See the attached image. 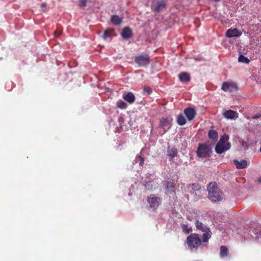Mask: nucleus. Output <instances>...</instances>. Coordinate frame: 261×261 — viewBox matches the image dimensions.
Returning <instances> with one entry per match:
<instances>
[{"instance_id":"obj_7","label":"nucleus","mask_w":261,"mask_h":261,"mask_svg":"<svg viewBox=\"0 0 261 261\" xmlns=\"http://www.w3.org/2000/svg\"><path fill=\"white\" fill-rule=\"evenodd\" d=\"M167 5V0H158L151 6V10L155 12H160L165 9Z\"/></svg>"},{"instance_id":"obj_34","label":"nucleus","mask_w":261,"mask_h":261,"mask_svg":"<svg viewBox=\"0 0 261 261\" xmlns=\"http://www.w3.org/2000/svg\"><path fill=\"white\" fill-rule=\"evenodd\" d=\"M138 159H139V165L140 166H142L144 164V159L143 157H142L141 156H138Z\"/></svg>"},{"instance_id":"obj_37","label":"nucleus","mask_w":261,"mask_h":261,"mask_svg":"<svg viewBox=\"0 0 261 261\" xmlns=\"http://www.w3.org/2000/svg\"><path fill=\"white\" fill-rule=\"evenodd\" d=\"M258 181V182H261V176L259 178Z\"/></svg>"},{"instance_id":"obj_10","label":"nucleus","mask_w":261,"mask_h":261,"mask_svg":"<svg viewBox=\"0 0 261 261\" xmlns=\"http://www.w3.org/2000/svg\"><path fill=\"white\" fill-rule=\"evenodd\" d=\"M184 113L189 121L193 120L196 115L195 111L192 108L186 109L184 110Z\"/></svg>"},{"instance_id":"obj_29","label":"nucleus","mask_w":261,"mask_h":261,"mask_svg":"<svg viewBox=\"0 0 261 261\" xmlns=\"http://www.w3.org/2000/svg\"><path fill=\"white\" fill-rule=\"evenodd\" d=\"M189 186L192 187L193 191H199L200 189V185L198 183L189 185Z\"/></svg>"},{"instance_id":"obj_16","label":"nucleus","mask_w":261,"mask_h":261,"mask_svg":"<svg viewBox=\"0 0 261 261\" xmlns=\"http://www.w3.org/2000/svg\"><path fill=\"white\" fill-rule=\"evenodd\" d=\"M195 225L198 230H201L202 232L206 231L207 230L210 229L206 225H204L202 222L199 220H196L195 222Z\"/></svg>"},{"instance_id":"obj_4","label":"nucleus","mask_w":261,"mask_h":261,"mask_svg":"<svg viewBox=\"0 0 261 261\" xmlns=\"http://www.w3.org/2000/svg\"><path fill=\"white\" fill-rule=\"evenodd\" d=\"M134 61L139 67L148 65L150 62V57L147 54H143L135 57Z\"/></svg>"},{"instance_id":"obj_11","label":"nucleus","mask_w":261,"mask_h":261,"mask_svg":"<svg viewBox=\"0 0 261 261\" xmlns=\"http://www.w3.org/2000/svg\"><path fill=\"white\" fill-rule=\"evenodd\" d=\"M241 34L242 33L237 28L228 29L226 33V36L228 38L239 37Z\"/></svg>"},{"instance_id":"obj_17","label":"nucleus","mask_w":261,"mask_h":261,"mask_svg":"<svg viewBox=\"0 0 261 261\" xmlns=\"http://www.w3.org/2000/svg\"><path fill=\"white\" fill-rule=\"evenodd\" d=\"M233 162L237 169H244L246 168L247 166V162L245 160H242L240 162H239L238 160H234L233 161Z\"/></svg>"},{"instance_id":"obj_6","label":"nucleus","mask_w":261,"mask_h":261,"mask_svg":"<svg viewBox=\"0 0 261 261\" xmlns=\"http://www.w3.org/2000/svg\"><path fill=\"white\" fill-rule=\"evenodd\" d=\"M196 153L198 157L205 158L210 155L211 149L207 145L201 144L199 145Z\"/></svg>"},{"instance_id":"obj_38","label":"nucleus","mask_w":261,"mask_h":261,"mask_svg":"<svg viewBox=\"0 0 261 261\" xmlns=\"http://www.w3.org/2000/svg\"><path fill=\"white\" fill-rule=\"evenodd\" d=\"M213 1L216 2H219L220 0H213Z\"/></svg>"},{"instance_id":"obj_5","label":"nucleus","mask_w":261,"mask_h":261,"mask_svg":"<svg viewBox=\"0 0 261 261\" xmlns=\"http://www.w3.org/2000/svg\"><path fill=\"white\" fill-rule=\"evenodd\" d=\"M147 201L149 206L155 210L161 204L162 200L156 195L152 194L147 197Z\"/></svg>"},{"instance_id":"obj_13","label":"nucleus","mask_w":261,"mask_h":261,"mask_svg":"<svg viewBox=\"0 0 261 261\" xmlns=\"http://www.w3.org/2000/svg\"><path fill=\"white\" fill-rule=\"evenodd\" d=\"M163 186L165 189L167 190L168 193H174V187L175 185L172 182L168 181H164L163 182Z\"/></svg>"},{"instance_id":"obj_21","label":"nucleus","mask_w":261,"mask_h":261,"mask_svg":"<svg viewBox=\"0 0 261 261\" xmlns=\"http://www.w3.org/2000/svg\"><path fill=\"white\" fill-rule=\"evenodd\" d=\"M208 136L210 139L216 141L218 138V134L216 130L211 129L208 132Z\"/></svg>"},{"instance_id":"obj_14","label":"nucleus","mask_w":261,"mask_h":261,"mask_svg":"<svg viewBox=\"0 0 261 261\" xmlns=\"http://www.w3.org/2000/svg\"><path fill=\"white\" fill-rule=\"evenodd\" d=\"M178 153V151L175 147L169 146L167 150V155L171 159L176 156Z\"/></svg>"},{"instance_id":"obj_31","label":"nucleus","mask_w":261,"mask_h":261,"mask_svg":"<svg viewBox=\"0 0 261 261\" xmlns=\"http://www.w3.org/2000/svg\"><path fill=\"white\" fill-rule=\"evenodd\" d=\"M87 5V1L86 0H79V6L81 8L85 7Z\"/></svg>"},{"instance_id":"obj_26","label":"nucleus","mask_w":261,"mask_h":261,"mask_svg":"<svg viewBox=\"0 0 261 261\" xmlns=\"http://www.w3.org/2000/svg\"><path fill=\"white\" fill-rule=\"evenodd\" d=\"M181 228H182L183 232H184L186 234H188L190 232H192V228L188 227V225L187 224L182 225Z\"/></svg>"},{"instance_id":"obj_15","label":"nucleus","mask_w":261,"mask_h":261,"mask_svg":"<svg viewBox=\"0 0 261 261\" xmlns=\"http://www.w3.org/2000/svg\"><path fill=\"white\" fill-rule=\"evenodd\" d=\"M113 36H115L114 30L112 29H107L105 31L102 37L104 40H107L111 39Z\"/></svg>"},{"instance_id":"obj_33","label":"nucleus","mask_w":261,"mask_h":261,"mask_svg":"<svg viewBox=\"0 0 261 261\" xmlns=\"http://www.w3.org/2000/svg\"><path fill=\"white\" fill-rule=\"evenodd\" d=\"M62 33V32L59 30H57L56 31L54 32V34L55 37H59Z\"/></svg>"},{"instance_id":"obj_28","label":"nucleus","mask_w":261,"mask_h":261,"mask_svg":"<svg viewBox=\"0 0 261 261\" xmlns=\"http://www.w3.org/2000/svg\"><path fill=\"white\" fill-rule=\"evenodd\" d=\"M239 62H242V63H249L250 62V60L246 57H245L244 56L241 55L240 56V57H239Z\"/></svg>"},{"instance_id":"obj_2","label":"nucleus","mask_w":261,"mask_h":261,"mask_svg":"<svg viewBox=\"0 0 261 261\" xmlns=\"http://www.w3.org/2000/svg\"><path fill=\"white\" fill-rule=\"evenodd\" d=\"M186 244L190 250H197L201 245V239L198 234L191 233L187 237Z\"/></svg>"},{"instance_id":"obj_32","label":"nucleus","mask_w":261,"mask_h":261,"mask_svg":"<svg viewBox=\"0 0 261 261\" xmlns=\"http://www.w3.org/2000/svg\"><path fill=\"white\" fill-rule=\"evenodd\" d=\"M144 92L147 95H149L152 92V89L149 86H145L144 88Z\"/></svg>"},{"instance_id":"obj_9","label":"nucleus","mask_w":261,"mask_h":261,"mask_svg":"<svg viewBox=\"0 0 261 261\" xmlns=\"http://www.w3.org/2000/svg\"><path fill=\"white\" fill-rule=\"evenodd\" d=\"M222 115L224 118L229 119H235L238 117V113L231 110L225 111Z\"/></svg>"},{"instance_id":"obj_30","label":"nucleus","mask_w":261,"mask_h":261,"mask_svg":"<svg viewBox=\"0 0 261 261\" xmlns=\"http://www.w3.org/2000/svg\"><path fill=\"white\" fill-rule=\"evenodd\" d=\"M117 107L120 109H123L126 108V104L123 101H119L117 103Z\"/></svg>"},{"instance_id":"obj_23","label":"nucleus","mask_w":261,"mask_h":261,"mask_svg":"<svg viewBox=\"0 0 261 261\" xmlns=\"http://www.w3.org/2000/svg\"><path fill=\"white\" fill-rule=\"evenodd\" d=\"M229 251L227 248L224 246L220 247V255L221 257H224L228 255Z\"/></svg>"},{"instance_id":"obj_27","label":"nucleus","mask_w":261,"mask_h":261,"mask_svg":"<svg viewBox=\"0 0 261 261\" xmlns=\"http://www.w3.org/2000/svg\"><path fill=\"white\" fill-rule=\"evenodd\" d=\"M153 184V181L152 180L148 181L144 184V186L147 190L151 191L152 190Z\"/></svg>"},{"instance_id":"obj_22","label":"nucleus","mask_w":261,"mask_h":261,"mask_svg":"<svg viewBox=\"0 0 261 261\" xmlns=\"http://www.w3.org/2000/svg\"><path fill=\"white\" fill-rule=\"evenodd\" d=\"M111 20L112 23L115 25H119L122 22V19L117 15H114L111 16Z\"/></svg>"},{"instance_id":"obj_36","label":"nucleus","mask_w":261,"mask_h":261,"mask_svg":"<svg viewBox=\"0 0 261 261\" xmlns=\"http://www.w3.org/2000/svg\"><path fill=\"white\" fill-rule=\"evenodd\" d=\"M46 4H45V3L41 4V7H46Z\"/></svg>"},{"instance_id":"obj_1","label":"nucleus","mask_w":261,"mask_h":261,"mask_svg":"<svg viewBox=\"0 0 261 261\" xmlns=\"http://www.w3.org/2000/svg\"><path fill=\"white\" fill-rule=\"evenodd\" d=\"M208 197L212 201L219 202L222 200V193L216 182H211L207 186Z\"/></svg>"},{"instance_id":"obj_18","label":"nucleus","mask_w":261,"mask_h":261,"mask_svg":"<svg viewBox=\"0 0 261 261\" xmlns=\"http://www.w3.org/2000/svg\"><path fill=\"white\" fill-rule=\"evenodd\" d=\"M178 77L179 80L182 82H189L191 79L189 74L185 72H181Z\"/></svg>"},{"instance_id":"obj_3","label":"nucleus","mask_w":261,"mask_h":261,"mask_svg":"<svg viewBox=\"0 0 261 261\" xmlns=\"http://www.w3.org/2000/svg\"><path fill=\"white\" fill-rule=\"evenodd\" d=\"M228 139V136L226 135L221 137L215 148V151L218 154H221L230 149L231 144L229 142H227Z\"/></svg>"},{"instance_id":"obj_24","label":"nucleus","mask_w":261,"mask_h":261,"mask_svg":"<svg viewBox=\"0 0 261 261\" xmlns=\"http://www.w3.org/2000/svg\"><path fill=\"white\" fill-rule=\"evenodd\" d=\"M177 123L180 125H183L186 124V120L182 114H180L178 116Z\"/></svg>"},{"instance_id":"obj_20","label":"nucleus","mask_w":261,"mask_h":261,"mask_svg":"<svg viewBox=\"0 0 261 261\" xmlns=\"http://www.w3.org/2000/svg\"><path fill=\"white\" fill-rule=\"evenodd\" d=\"M204 233L202 235L201 242L207 243L209 239L212 237V232L210 229L207 230L206 231H203Z\"/></svg>"},{"instance_id":"obj_12","label":"nucleus","mask_w":261,"mask_h":261,"mask_svg":"<svg viewBox=\"0 0 261 261\" xmlns=\"http://www.w3.org/2000/svg\"><path fill=\"white\" fill-rule=\"evenodd\" d=\"M121 35L123 39L128 40L132 37V31L128 27H125L122 30Z\"/></svg>"},{"instance_id":"obj_35","label":"nucleus","mask_w":261,"mask_h":261,"mask_svg":"<svg viewBox=\"0 0 261 261\" xmlns=\"http://www.w3.org/2000/svg\"><path fill=\"white\" fill-rule=\"evenodd\" d=\"M261 117V115L260 114H258L256 115H255L252 116V118L254 119H257Z\"/></svg>"},{"instance_id":"obj_25","label":"nucleus","mask_w":261,"mask_h":261,"mask_svg":"<svg viewBox=\"0 0 261 261\" xmlns=\"http://www.w3.org/2000/svg\"><path fill=\"white\" fill-rule=\"evenodd\" d=\"M169 124V120L167 118H163L160 120L159 126L161 128H164Z\"/></svg>"},{"instance_id":"obj_8","label":"nucleus","mask_w":261,"mask_h":261,"mask_svg":"<svg viewBox=\"0 0 261 261\" xmlns=\"http://www.w3.org/2000/svg\"><path fill=\"white\" fill-rule=\"evenodd\" d=\"M221 89L225 92H234L238 90V87L235 83L224 82L222 84Z\"/></svg>"},{"instance_id":"obj_19","label":"nucleus","mask_w":261,"mask_h":261,"mask_svg":"<svg viewBox=\"0 0 261 261\" xmlns=\"http://www.w3.org/2000/svg\"><path fill=\"white\" fill-rule=\"evenodd\" d=\"M123 98L125 100L130 103L134 102L135 100V95L132 92H128L127 94L123 95Z\"/></svg>"}]
</instances>
